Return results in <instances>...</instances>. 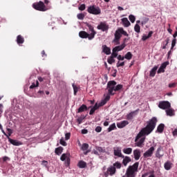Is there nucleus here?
<instances>
[{"label":"nucleus","mask_w":177,"mask_h":177,"mask_svg":"<svg viewBox=\"0 0 177 177\" xmlns=\"http://www.w3.org/2000/svg\"><path fill=\"white\" fill-rule=\"evenodd\" d=\"M158 122V120H157V118L153 117L149 122H147V126L140 131L134 140L137 147H143V143H145V141L146 140V137L143 136L150 135V133L154 131Z\"/></svg>","instance_id":"nucleus-1"},{"label":"nucleus","mask_w":177,"mask_h":177,"mask_svg":"<svg viewBox=\"0 0 177 177\" xmlns=\"http://www.w3.org/2000/svg\"><path fill=\"white\" fill-rule=\"evenodd\" d=\"M122 88H124L122 84L117 85V82L114 80L108 82L106 86L108 94L105 96L104 99L101 101L100 106H104V104H106V103L110 100V96H114V95H115V92H120Z\"/></svg>","instance_id":"nucleus-2"},{"label":"nucleus","mask_w":177,"mask_h":177,"mask_svg":"<svg viewBox=\"0 0 177 177\" xmlns=\"http://www.w3.org/2000/svg\"><path fill=\"white\" fill-rule=\"evenodd\" d=\"M138 168H139V163L138 162H135L132 165H129L126 170L124 176H126V177H136V174H138Z\"/></svg>","instance_id":"nucleus-3"},{"label":"nucleus","mask_w":177,"mask_h":177,"mask_svg":"<svg viewBox=\"0 0 177 177\" xmlns=\"http://www.w3.org/2000/svg\"><path fill=\"white\" fill-rule=\"evenodd\" d=\"M124 35V37H128V32L127 31L124 30V28H119L117 30H115V38L113 40V42H115L116 45H120V39H121V37L122 35Z\"/></svg>","instance_id":"nucleus-4"},{"label":"nucleus","mask_w":177,"mask_h":177,"mask_svg":"<svg viewBox=\"0 0 177 177\" xmlns=\"http://www.w3.org/2000/svg\"><path fill=\"white\" fill-rule=\"evenodd\" d=\"M87 12L90 13V15L97 16V15H100V13H102V10H100V8L93 5L88 7Z\"/></svg>","instance_id":"nucleus-5"},{"label":"nucleus","mask_w":177,"mask_h":177,"mask_svg":"<svg viewBox=\"0 0 177 177\" xmlns=\"http://www.w3.org/2000/svg\"><path fill=\"white\" fill-rule=\"evenodd\" d=\"M32 6L35 10H39V12H46V10H48L46 6H45V3L42 1L33 3Z\"/></svg>","instance_id":"nucleus-6"},{"label":"nucleus","mask_w":177,"mask_h":177,"mask_svg":"<svg viewBox=\"0 0 177 177\" xmlns=\"http://www.w3.org/2000/svg\"><path fill=\"white\" fill-rule=\"evenodd\" d=\"M158 107L162 110H168V109H171V103L168 101H160Z\"/></svg>","instance_id":"nucleus-7"},{"label":"nucleus","mask_w":177,"mask_h":177,"mask_svg":"<svg viewBox=\"0 0 177 177\" xmlns=\"http://www.w3.org/2000/svg\"><path fill=\"white\" fill-rule=\"evenodd\" d=\"M115 172H117L115 167L110 166L107 168L106 171L104 173V175L105 177H109V175H110V176H113V175H115Z\"/></svg>","instance_id":"nucleus-8"},{"label":"nucleus","mask_w":177,"mask_h":177,"mask_svg":"<svg viewBox=\"0 0 177 177\" xmlns=\"http://www.w3.org/2000/svg\"><path fill=\"white\" fill-rule=\"evenodd\" d=\"M97 30H101V31H109V24L106 21H101L100 24L97 26Z\"/></svg>","instance_id":"nucleus-9"},{"label":"nucleus","mask_w":177,"mask_h":177,"mask_svg":"<svg viewBox=\"0 0 177 177\" xmlns=\"http://www.w3.org/2000/svg\"><path fill=\"white\" fill-rule=\"evenodd\" d=\"M113 154L115 157H119L120 158H124V155L121 152V148L119 147H113Z\"/></svg>","instance_id":"nucleus-10"},{"label":"nucleus","mask_w":177,"mask_h":177,"mask_svg":"<svg viewBox=\"0 0 177 177\" xmlns=\"http://www.w3.org/2000/svg\"><path fill=\"white\" fill-rule=\"evenodd\" d=\"M86 26L88 27L89 31L91 32L90 34L91 37H89V39H93L95 38V35H96V31H95V29L93 28V26L92 25L87 24Z\"/></svg>","instance_id":"nucleus-11"},{"label":"nucleus","mask_w":177,"mask_h":177,"mask_svg":"<svg viewBox=\"0 0 177 177\" xmlns=\"http://www.w3.org/2000/svg\"><path fill=\"white\" fill-rule=\"evenodd\" d=\"M168 64H169V62H165L162 63L158 70V74H161V73H165V68H167V66H168Z\"/></svg>","instance_id":"nucleus-12"},{"label":"nucleus","mask_w":177,"mask_h":177,"mask_svg":"<svg viewBox=\"0 0 177 177\" xmlns=\"http://www.w3.org/2000/svg\"><path fill=\"white\" fill-rule=\"evenodd\" d=\"M154 150L156 149L154 147H151L145 153H144V157L145 158H147V157H151L153 156V153H154Z\"/></svg>","instance_id":"nucleus-13"},{"label":"nucleus","mask_w":177,"mask_h":177,"mask_svg":"<svg viewBox=\"0 0 177 177\" xmlns=\"http://www.w3.org/2000/svg\"><path fill=\"white\" fill-rule=\"evenodd\" d=\"M138 112H139V109H136L134 111H131V113L127 115V120H132L134 115H138Z\"/></svg>","instance_id":"nucleus-14"},{"label":"nucleus","mask_w":177,"mask_h":177,"mask_svg":"<svg viewBox=\"0 0 177 177\" xmlns=\"http://www.w3.org/2000/svg\"><path fill=\"white\" fill-rule=\"evenodd\" d=\"M128 124H129V122H128V120H123L119 123H117V127L118 128L122 129L125 128V127H127Z\"/></svg>","instance_id":"nucleus-15"},{"label":"nucleus","mask_w":177,"mask_h":177,"mask_svg":"<svg viewBox=\"0 0 177 177\" xmlns=\"http://www.w3.org/2000/svg\"><path fill=\"white\" fill-rule=\"evenodd\" d=\"M122 158H124L122 160V164L124 165V167H127V165H128V164L132 161V159H131L129 156H124Z\"/></svg>","instance_id":"nucleus-16"},{"label":"nucleus","mask_w":177,"mask_h":177,"mask_svg":"<svg viewBox=\"0 0 177 177\" xmlns=\"http://www.w3.org/2000/svg\"><path fill=\"white\" fill-rule=\"evenodd\" d=\"M8 142L13 145V146H20L21 145V142L17 141V140H13L10 138H8Z\"/></svg>","instance_id":"nucleus-17"},{"label":"nucleus","mask_w":177,"mask_h":177,"mask_svg":"<svg viewBox=\"0 0 177 177\" xmlns=\"http://www.w3.org/2000/svg\"><path fill=\"white\" fill-rule=\"evenodd\" d=\"M79 36L80 37V38H88L89 39V37H91V35L85 31H80L79 32Z\"/></svg>","instance_id":"nucleus-18"},{"label":"nucleus","mask_w":177,"mask_h":177,"mask_svg":"<svg viewBox=\"0 0 177 177\" xmlns=\"http://www.w3.org/2000/svg\"><path fill=\"white\" fill-rule=\"evenodd\" d=\"M164 128H165V124L162 123L160 124L157 127L156 132H158V133H162V132H164Z\"/></svg>","instance_id":"nucleus-19"},{"label":"nucleus","mask_w":177,"mask_h":177,"mask_svg":"<svg viewBox=\"0 0 177 177\" xmlns=\"http://www.w3.org/2000/svg\"><path fill=\"white\" fill-rule=\"evenodd\" d=\"M102 52L105 53V55H110L111 53V50L110 48L107 47L106 45H103L102 46Z\"/></svg>","instance_id":"nucleus-20"},{"label":"nucleus","mask_w":177,"mask_h":177,"mask_svg":"<svg viewBox=\"0 0 177 177\" xmlns=\"http://www.w3.org/2000/svg\"><path fill=\"white\" fill-rule=\"evenodd\" d=\"M17 43L18 45H22V44H24V37H23L21 35H19L17 37Z\"/></svg>","instance_id":"nucleus-21"},{"label":"nucleus","mask_w":177,"mask_h":177,"mask_svg":"<svg viewBox=\"0 0 177 177\" xmlns=\"http://www.w3.org/2000/svg\"><path fill=\"white\" fill-rule=\"evenodd\" d=\"M133 156L135 160H138L139 158H140V150L139 149H135L133 151Z\"/></svg>","instance_id":"nucleus-22"},{"label":"nucleus","mask_w":177,"mask_h":177,"mask_svg":"<svg viewBox=\"0 0 177 177\" xmlns=\"http://www.w3.org/2000/svg\"><path fill=\"white\" fill-rule=\"evenodd\" d=\"M157 70H158V66H155L150 71V77H155L156 73H157Z\"/></svg>","instance_id":"nucleus-23"},{"label":"nucleus","mask_w":177,"mask_h":177,"mask_svg":"<svg viewBox=\"0 0 177 177\" xmlns=\"http://www.w3.org/2000/svg\"><path fill=\"white\" fill-rule=\"evenodd\" d=\"M88 111V106L85 104H82L78 109L77 113H84V111Z\"/></svg>","instance_id":"nucleus-24"},{"label":"nucleus","mask_w":177,"mask_h":177,"mask_svg":"<svg viewBox=\"0 0 177 177\" xmlns=\"http://www.w3.org/2000/svg\"><path fill=\"white\" fill-rule=\"evenodd\" d=\"M125 46H126V45L124 44V43H123L122 45L115 46L113 49L114 52H120V50H122V49H124V48H125Z\"/></svg>","instance_id":"nucleus-25"},{"label":"nucleus","mask_w":177,"mask_h":177,"mask_svg":"<svg viewBox=\"0 0 177 177\" xmlns=\"http://www.w3.org/2000/svg\"><path fill=\"white\" fill-rule=\"evenodd\" d=\"M164 168L165 169H166V171H169V169L172 168V162H171L170 161L166 162L164 165Z\"/></svg>","instance_id":"nucleus-26"},{"label":"nucleus","mask_w":177,"mask_h":177,"mask_svg":"<svg viewBox=\"0 0 177 177\" xmlns=\"http://www.w3.org/2000/svg\"><path fill=\"white\" fill-rule=\"evenodd\" d=\"M122 23L124 26V27H129L131 26V22L128 20V18H122Z\"/></svg>","instance_id":"nucleus-27"},{"label":"nucleus","mask_w":177,"mask_h":177,"mask_svg":"<svg viewBox=\"0 0 177 177\" xmlns=\"http://www.w3.org/2000/svg\"><path fill=\"white\" fill-rule=\"evenodd\" d=\"M153 35V31H149V34L147 36L146 35H144L142 37V41H146L147 39H149V38H151Z\"/></svg>","instance_id":"nucleus-28"},{"label":"nucleus","mask_w":177,"mask_h":177,"mask_svg":"<svg viewBox=\"0 0 177 177\" xmlns=\"http://www.w3.org/2000/svg\"><path fill=\"white\" fill-rule=\"evenodd\" d=\"M77 167H79V168H86V163L83 160H80L77 164Z\"/></svg>","instance_id":"nucleus-29"},{"label":"nucleus","mask_w":177,"mask_h":177,"mask_svg":"<svg viewBox=\"0 0 177 177\" xmlns=\"http://www.w3.org/2000/svg\"><path fill=\"white\" fill-rule=\"evenodd\" d=\"M112 166L114 167L115 169H121V167H122V165L120 162L117 161L113 163Z\"/></svg>","instance_id":"nucleus-30"},{"label":"nucleus","mask_w":177,"mask_h":177,"mask_svg":"<svg viewBox=\"0 0 177 177\" xmlns=\"http://www.w3.org/2000/svg\"><path fill=\"white\" fill-rule=\"evenodd\" d=\"M55 153L57 156H60V154H62V153H63V147H59L56 148Z\"/></svg>","instance_id":"nucleus-31"},{"label":"nucleus","mask_w":177,"mask_h":177,"mask_svg":"<svg viewBox=\"0 0 177 177\" xmlns=\"http://www.w3.org/2000/svg\"><path fill=\"white\" fill-rule=\"evenodd\" d=\"M166 114L167 115H169V117H172L173 115H175V113H174V110L171 109H168L166 110Z\"/></svg>","instance_id":"nucleus-32"},{"label":"nucleus","mask_w":177,"mask_h":177,"mask_svg":"<svg viewBox=\"0 0 177 177\" xmlns=\"http://www.w3.org/2000/svg\"><path fill=\"white\" fill-rule=\"evenodd\" d=\"M114 129H117V127L115 126V123H113L109 126L107 131L108 132H111V131H114Z\"/></svg>","instance_id":"nucleus-33"},{"label":"nucleus","mask_w":177,"mask_h":177,"mask_svg":"<svg viewBox=\"0 0 177 177\" xmlns=\"http://www.w3.org/2000/svg\"><path fill=\"white\" fill-rule=\"evenodd\" d=\"M133 55H132V53L128 52L125 55H124V59H127V60H131L133 57Z\"/></svg>","instance_id":"nucleus-34"},{"label":"nucleus","mask_w":177,"mask_h":177,"mask_svg":"<svg viewBox=\"0 0 177 177\" xmlns=\"http://www.w3.org/2000/svg\"><path fill=\"white\" fill-rule=\"evenodd\" d=\"M68 158H69L68 154L63 153L60 157V160L61 161H66Z\"/></svg>","instance_id":"nucleus-35"},{"label":"nucleus","mask_w":177,"mask_h":177,"mask_svg":"<svg viewBox=\"0 0 177 177\" xmlns=\"http://www.w3.org/2000/svg\"><path fill=\"white\" fill-rule=\"evenodd\" d=\"M123 153L124 154H131L132 153V148H125L123 149Z\"/></svg>","instance_id":"nucleus-36"},{"label":"nucleus","mask_w":177,"mask_h":177,"mask_svg":"<svg viewBox=\"0 0 177 177\" xmlns=\"http://www.w3.org/2000/svg\"><path fill=\"white\" fill-rule=\"evenodd\" d=\"M72 86L73 88L74 95L75 96L78 92V89H80V87L77 86V85L74 84H72Z\"/></svg>","instance_id":"nucleus-37"},{"label":"nucleus","mask_w":177,"mask_h":177,"mask_svg":"<svg viewBox=\"0 0 177 177\" xmlns=\"http://www.w3.org/2000/svg\"><path fill=\"white\" fill-rule=\"evenodd\" d=\"M134 30L136 31V32H138V34H139L140 32V26L136 24L134 26Z\"/></svg>","instance_id":"nucleus-38"},{"label":"nucleus","mask_w":177,"mask_h":177,"mask_svg":"<svg viewBox=\"0 0 177 177\" xmlns=\"http://www.w3.org/2000/svg\"><path fill=\"white\" fill-rule=\"evenodd\" d=\"M87 149H89V145L86 144V143L82 144V150L83 151H86Z\"/></svg>","instance_id":"nucleus-39"},{"label":"nucleus","mask_w":177,"mask_h":177,"mask_svg":"<svg viewBox=\"0 0 177 177\" xmlns=\"http://www.w3.org/2000/svg\"><path fill=\"white\" fill-rule=\"evenodd\" d=\"M95 149H96L97 151H99V153H105V151H106V149H103L101 147H96Z\"/></svg>","instance_id":"nucleus-40"},{"label":"nucleus","mask_w":177,"mask_h":177,"mask_svg":"<svg viewBox=\"0 0 177 177\" xmlns=\"http://www.w3.org/2000/svg\"><path fill=\"white\" fill-rule=\"evenodd\" d=\"M39 85V82H38V80H37L36 84L35 83H32V85L30 86V89H34V88H37V86H38Z\"/></svg>","instance_id":"nucleus-41"},{"label":"nucleus","mask_w":177,"mask_h":177,"mask_svg":"<svg viewBox=\"0 0 177 177\" xmlns=\"http://www.w3.org/2000/svg\"><path fill=\"white\" fill-rule=\"evenodd\" d=\"M107 62L109 64H111L112 63H115V59L113 57H110L108 58Z\"/></svg>","instance_id":"nucleus-42"},{"label":"nucleus","mask_w":177,"mask_h":177,"mask_svg":"<svg viewBox=\"0 0 177 177\" xmlns=\"http://www.w3.org/2000/svg\"><path fill=\"white\" fill-rule=\"evenodd\" d=\"M77 17L79 20H84V19H85V15L80 13L77 15Z\"/></svg>","instance_id":"nucleus-43"},{"label":"nucleus","mask_w":177,"mask_h":177,"mask_svg":"<svg viewBox=\"0 0 177 177\" xmlns=\"http://www.w3.org/2000/svg\"><path fill=\"white\" fill-rule=\"evenodd\" d=\"M125 66V62H120L118 61L116 64V67H124Z\"/></svg>","instance_id":"nucleus-44"},{"label":"nucleus","mask_w":177,"mask_h":177,"mask_svg":"<svg viewBox=\"0 0 177 177\" xmlns=\"http://www.w3.org/2000/svg\"><path fill=\"white\" fill-rule=\"evenodd\" d=\"M129 19L131 23H135V21L136 20V18L133 15H129Z\"/></svg>","instance_id":"nucleus-45"},{"label":"nucleus","mask_w":177,"mask_h":177,"mask_svg":"<svg viewBox=\"0 0 177 177\" xmlns=\"http://www.w3.org/2000/svg\"><path fill=\"white\" fill-rule=\"evenodd\" d=\"M59 143H60V145H62V146H67V142H66V141H64V138H62L60 139Z\"/></svg>","instance_id":"nucleus-46"},{"label":"nucleus","mask_w":177,"mask_h":177,"mask_svg":"<svg viewBox=\"0 0 177 177\" xmlns=\"http://www.w3.org/2000/svg\"><path fill=\"white\" fill-rule=\"evenodd\" d=\"M175 45H176V39H173V40L171 41V50H172L174 49V48H175Z\"/></svg>","instance_id":"nucleus-47"},{"label":"nucleus","mask_w":177,"mask_h":177,"mask_svg":"<svg viewBox=\"0 0 177 177\" xmlns=\"http://www.w3.org/2000/svg\"><path fill=\"white\" fill-rule=\"evenodd\" d=\"M118 56V53H117V51H114V50L113 49L112 55H111V57H113V59H114V58L117 57Z\"/></svg>","instance_id":"nucleus-48"},{"label":"nucleus","mask_w":177,"mask_h":177,"mask_svg":"<svg viewBox=\"0 0 177 177\" xmlns=\"http://www.w3.org/2000/svg\"><path fill=\"white\" fill-rule=\"evenodd\" d=\"M86 6L85 4H82L80 6H79V10H85Z\"/></svg>","instance_id":"nucleus-49"},{"label":"nucleus","mask_w":177,"mask_h":177,"mask_svg":"<svg viewBox=\"0 0 177 177\" xmlns=\"http://www.w3.org/2000/svg\"><path fill=\"white\" fill-rule=\"evenodd\" d=\"M117 58H118V60H119V61H123V60H124L125 57H124L121 55H119Z\"/></svg>","instance_id":"nucleus-50"},{"label":"nucleus","mask_w":177,"mask_h":177,"mask_svg":"<svg viewBox=\"0 0 177 177\" xmlns=\"http://www.w3.org/2000/svg\"><path fill=\"white\" fill-rule=\"evenodd\" d=\"M71 136V133H66L65 134V139H66V140H68V139H70Z\"/></svg>","instance_id":"nucleus-51"},{"label":"nucleus","mask_w":177,"mask_h":177,"mask_svg":"<svg viewBox=\"0 0 177 177\" xmlns=\"http://www.w3.org/2000/svg\"><path fill=\"white\" fill-rule=\"evenodd\" d=\"M95 132H102V127L97 126L95 129Z\"/></svg>","instance_id":"nucleus-52"},{"label":"nucleus","mask_w":177,"mask_h":177,"mask_svg":"<svg viewBox=\"0 0 177 177\" xmlns=\"http://www.w3.org/2000/svg\"><path fill=\"white\" fill-rule=\"evenodd\" d=\"M95 111H96V109L91 108V111L89 112L90 115H93Z\"/></svg>","instance_id":"nucleus-53"},{"label":"nucleus","mask_w":177,"mask_h":177,"mask_svg":"<svg viewBox=\"0 0 177 177\" xmlns=\"http://www.w3.org/2000/svg\"><path fill=\"white\" fill-rule=\"evenodd\" d=\"M168 44H169V38H167V39L163 41V45H165V46H167Z\"/></svg>","instance_id":"nucleus-54"},{"label":"nucleus","mask_w":177,"mask_h":177,"mask_svg":"<svg viewBox=\"0 0 177 177\" xmlns=\"http://www.w3.org/2000/svg\"><path fill=\"white\" fill-rule=\"evenodd\" d=\"M6 129L9 133V136H12V133H13V130H12V129L10 128H7Z\"/></svg>","instance_id":"nucleus-55"},{"label":"nucleus","mask_w":177,"mask_h":177,"mask_svg":"<svg viewBox=\"0 0 177 177\" xmlns=\"http://www.w3.org/2000/svg\"><path fill=\"white\" fill-rule=\"evenodd\" d=\"M65 160H66L65 164H66L67 167H68V165H70V161H71L70 157L67 158V159Z\"/></svg>","instance_id":"nucleus-56"},{"label":"nucleus","mask_w":177,"mask_h":177,"mask_svg":"<svg viewBox=\"0 0 177 177\" xmlns=\"http://www.w3.org/2000/svg\"><path fill=\"white\" fill-rule=\"evenodd\" d=\"M161 149H162L161 147H159L156 151L157 154H158V156H159V158L162 157V156L160 155V151H161Z\"/></svg>","instance_id":"nucleus-57"},{"label":"nucleus","mask_w":177,"mask_h":177,"mask_svg":"<svg viewBox=\"0 0 177 177\" xmlns=\"http://www.w3.org/2000/svg\"><path fill=\"white\" fill-rule=\"evenodd\" d=\"M41 165H44V167H48V161L46 160H43L41 162Z\"/></svg>","instance_id":"nucleus-58"},{"label":"nucleus","mask_w":177,"mask_h":177,"mask_svg":"<svg viewBox=\"0 0 177 177\" xmlns=\"http://www.w3.org/2000/svg\"><path fill=\"white\" fill-rule=\"evenodd\" d=\"M176 86V83H171L169 84V88H175Z\"/></svg>","instance_id":"nucleus-59"},{"label":"nucleus","mask_w":177,"mask_h":177,"mask_svg":"<svg viewBox=\"0 0 177 177\" xmlns=\"http://www.w3.org/2000/svg\"><path fill=\"white\" fill-rule=\"evenodd\" d=\"M82 133L83 135H86V133H88V129H82Z\"/></svg>","instance_id":"nucleus-60"},{"label":"nucleus","mask_w":177,"mask_h":177,"mask_svg":"<svg viewBox=\"0 0 177 177\" xmlns=\"http://www.w3.org/2000/svg\"><path fill=\"white\" fill-rule=\"evenodd\" d=\"M41 56H42V57H46V53H45V50H42L41 51Z\"/></svg>","instance_id":"nucleus-61"},{"label":"nucleus","mask_w":177,"mask_h":177,"mask_svg":"<svg viewBox=\"0 0 177 177\" xmlns=\"http://www.w3.org/2000/svg\"><path fill=\"white\" fill-rule=\"evenodd\" d=\"M173 136H177V129H175L172 132Z\"/></svg>","instance_id":"nucleus-62"},{"label":"nucleus","mask_w":177,"mask_h":177,"mask_svg":"<svg viewBox=\"0 0 177 177\" xmlns=\"http://www.w3.org/2000/svg\"><path fill=\"white\" fill-rule=\"evenodd\" d=\"M93 109H95V110H97V109H99V106L97 105V103H95Z\"/></svg>","instance_id":"nucleus-63"},{"label":"nucleus","mask_w":177,"mask_h":177,"mask_svg":"<svg viewBox=\"0 0 177 177\" xmlns=\"http://www.w3.org/2000/svg\"><path fill=\"white\" fill-rule=\"evenodd\" d=\"M176 37H177V30L173 35L174 39H176Z\"/></svg>","instance_id":"nucleus-64"}]
</instances>
